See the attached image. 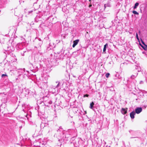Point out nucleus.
I'll list each match as a JSON object with an SVG mask.
<instances>
[{
    "mask_svg": "<svg viewBox=\"0 0 147 147\" xmlns=\"http://www.w3.org/2000/svg\"><path fill=\"white\" fill-rule=\"evenodd\" d=\"M127 108H122L121 109V113H122L123 115H124L127 113Z\"/></svg>",
    "mask_w": 147,
    "mask_h": 147,
    "instance_id": "nucleus-3",
    "label": "nucleus"
},
{
    "mask_svg": "<svg viewBox=\"0 0 147 147\" xmlns=\"http://www.w3.org/2000/svg\"><path fill=\"white\" fill-rule=\"evenodd\" d=\"M94 105V103L93 102H92L90 104V107L91 109H92L93 108V106Z\"/></svg>",
    "mask_w": 147,
    "mask_h": 147,
    "instance_id": "nucleus-9",
    "label": "nucleus"
},
{
    "mask_svg": "<svg viewBox=\"0 0 147 147\" xmlns=\"http://www.w3.org/2000/svg\"><path fill=\"white\" fill-rule=\"evenodd\" d=\"M40 43H39V46L40 47L41 45V41H38Z\"/></svg>",
    "mask_w": 147,
    "mask_h": 147,
    "instance_id": "nucleus-20",
    "label": "nucleus"
},
{
    "mask_svg": "<svg viewBox=\"0 0 147 147\" xmlns=\"http://www.w3.org/2000/svg\"><path fill=\"white\" fill-rule=\"evenodd\" d=\"M136 113L135 112L133 111L130 114V117L131 119H134V115H135Z\"/></svg>",
    "mask_w": 147,
    "mask_h": 147,
    "instance_id": "nucleus-4",
    "label": "nucleus"
},
{
    "mask_svg": "<svg viewBox=\"0 0 147 147\" xmlns=\"http://www.w3.org/2000/svg\"><path fill=\"white\" fill-rule=\"evenodd\" d=\"M17 47L20 49H22L23 48V45L22 43H20L17 45Z\"/></svg>",
    "mask_w": 147,
    "mask_h": 147,
    "instance_id": "nucleus-5",
    "label": "nucleus"
},
{
    "mask_svg": "<svg viewBox=\"0 0 147 147\" xmlns=\"http://www.w3.org/2000/svg\"><path fill=\"white\" fill-rule=\"evenodd\" d=\"M133 31V30L132 28H131L128 31V32L130 34H132V32Z\"/></svg>",
    "mask_w": 147,
    "mask_h": 147,
    "instance_id": "nucleus-12",
    "label": "nucleus"
},
{
    "mask_svg": "<svg viewBox=\"0 0 147 147\" xmlns=\"http://www.w3.org/2000/svg\"><path fill=\"white\" fill-rule=\"evenodd\" d=\"M32 12V11H29L28 12V13H31Z\"/></svg>",
    "mask_w": 147,
    "mask_h": 147,
    "instance_id": "nucleus-22",
    "label": "nucleus"
},
{
    "mask_svg": "<svg viewBox=\"0 0 147 147\" xmlns=\"http://www.w3.org/2000/svg\"><path fill=\"white\" fill-rule=\"evenodd\" d=\"M59 83H58V84L56 86V87H58V86H59Z\"/></svg>",
    "mask_w": 147,
    "mask_h": 147,
    "instance_id": "nucleus-23",
    "label": "nucleus"
},
{
    "mask_svg": "<svg viewBox=\"0 0 147 147\" xmlns=\"http://www.w3.org/2000/svg\"><path fill=\"white\" fill-rule=\"evenodd\" d=\"M143 83V82L142 81H141L140 82V84H142Z\"/></svg>",
    "mask_w": 147,
    "mask_h": 147,
    "instance_id": "nucleus-21",
    "label": "nucleus"
},
{
    "mask_svg": "<svg viewBox=\"0 0 147 147\" xmlns=\"http://www.w3.org/2000/svg\"><path fill=\"white\" fill-rule=\"evenodd\" d=\"M92 6V5L90 4L89 5V7H91Z\"/></svg>",
    "mask_w": 147,
    "mask_h": 147,
    "instance_id": "nucleus-24",
    "label": "nucleus"
},
{
    "mask_svg": "<svg viewBox=\"0 0 147 147\" xmlns=\"http://www.w3.org/2000/svg\"><path fill=\"white\" fill-rule=\"evenodd\" d=\"M79 41V39H77L75 40L74 41L73 44L72 46L73 47V48L75 47L76 46V45L78 44Z\"/></svg>",
    "mask_w": 147,
    "mask_h": 147,
    "instance_id": "nucleus-2",
    "label": "nucleus"
},
{
    "mask_svg": "<svg viewBox=\"0 0 147 147\" xmlns=\"http://www.w3.org/2000/svg\"><path fill=\"white\" fill-rule=\"evenodd\" d=\"M139 34H140V31H139Z\"/></svg>",
    "mask_w": 147,
    "mask_h": 147,
    "instance_id": "nucleus-26",
    "label": "nucleus"
},
{
    "mask_svg": "<svg viewBox=\"0 0 147 147\" xmlns=\"http://www.w3.org/2000/svg\"><path fill=\"white\" fill-rule=\"evenodd\" d=\"M89 1H91V0H89Z\"/></svg>",
    "mask_w": 147,
    "mask_h": 147,
    "instance_id": "nucleus-29",
    "label": "nucleus"
},
{
    "mask_svg": "<svg viewBox=\"0 0 147 147\" xmlns=\"http://www.w3.org/2000/svg\"><path fill=\"white\" fill-rule=\"evenodd\" d=\"M108 46L107 44H106L105 45H104V48L103 49V52H105L106 50V47L107 46Z\"/></svg>",
    "mask_w": 147,
    "mask_h": 147,
    "instance_id": "nucleus-6",
    "label": "nucleus"
},
{
    "mask_svg": "<svg viewBox=\"0 0 147 147\" xmlns=\"http://www.w3.org/2000/svg\"><path fill=\"white\" fill-rule=\"evenodd\" d=\"M139 4L138 3H136L135 4V5L134 7V9H135L137 8V7L138 6Z\"/></svg>",
    "mask_w": 147,
    "mask_h": 147,
    "instance_id": "nucleus-10",
    "label": "nucleus"
},
{
    "mask_svg": "<svg viewBox=\"0 0 147 147\" xmlns=\"http://www.w3.org/2000/svg\"><path fill=\"white\" fill-rule=\"evenodd\" d=\"M138 73L136 74L135 75H132L131 76V78L132 79H134L137 76Z\"/></svg>",
    "mask_w": 147,
    "mask_h": 147,
    "instance_id": "nucleus-8",
    "label": "nucleus"
},
{
    "mask_svg": "<svg viewBox=\"0 0 147 147\" xmlns=\"http://www.w3.org/2000/svg\"><path fill=\"white\" fill-rule=\"evenodd\" d=\"M85 114L84 113V115L85 114H86V111H85Z\"/></svg>",
    "mask_w": 147,
    "mask_h": 147,
    "instance_id": "nucleus-25",
    "label": "nucleus"
},
{
    "mask_svg": "<svg viewBox=\"0 0 147 147\" xmlns=\"http://www.w3.org/2000/svg\"><path fill=\"white\" fill-rule=\"evenodd\" d=\"M129 132L130 133L131 132V131H129Z\"/></svg>",
    "mask_w": 147,
    "mask_h": 147,
    "instance_id": "nucleus-27",
    "label": "nucleus"
},
{
    "mask_svg": "<svg viewBox=\"0 0 147 147\" xmlns=\"http://www.w3.org/2000/svg\"><path fill=\"white\" fill-rule=\"evenodd\" d=\"M44 123H42V124H41V125H42V124H43Z\"/></svg>",
    "mask_w": 147,
    "mask_h": 147,
    "instance_id": "nucleus-28",
    "label": "nucleus"
},
{
    "mask_svg": "<svg viewBox=\"0 0 147 147\" xmlns=\"http://www.w3.org/2000/svg\"><path fill=\"white\" fill-rule=\"evenodd\" d=\"M111 5L109 3H107V4H105L104 5V7H105V9L106 8V7H110Z\"/></svg>",
    "mask_w": 147,
    "mask_h": 147,
    "instance_id": "nucleus-7",
    "label": "nucleus"
},
{
    "mask_svg": "<svg viewBox=\"0 0 147 147\" xmlns=\"http://www.w3.org/2000/svg\"><path fill=\"white\" fill-rule=\"evenodd\" d=\"M132 13L135 14L136 15H138L139 13L138 12H137L136 11H132Z\"/></svg>",
    "mask_w": 147,
    "mask_h": 147,
    "instance_id": "nucleus-14",
    "label": "nucleus"
},
{
    "mask_svg": "<svg viewBox=\"0 0 147 147\" xmlns=\"http://www.w3.org/2000/svg\"><path fill=\"white\" fill-rule=\"evenodd\" d=\"M140 45L145 50H147V45H145V47H144L141 44H140Z\"/></svg>",
    "mask_w": 147,
    "mask_h": 147,
    "instance_id": "nucleus-11",
    "label": "nucleus"
},
{
    "mask_svg": "<svg viewBox=\"0 0 147 147\" xmlns=\"http://www.w3.org/2000/svg\"><path fill=\"white\" fill-rule=\"evenodd\" d=\"M142 111L141 107H138L135 109V113L137 114L140 113Z\"/></svg>",
    "mask_w": 147,
    "mask_h": 147,
    "instance_id": "nucleus-1",
    "label": "nucleus"
},
{
    "mask_svg": "<svg viewBox=\"0 0 147 147\" xmlns=\"http://www.w3.org/2000/svg\"><path fill=\"white\" fill-rule=\"evenodd\" d=\"M141 41L142 44H143L144 45H145V43L144 41L142 40V39H141Z\"/></svg>",
    "mask_w": 147,
    "mask_h": 147,
    "instance_id": "nucleus-19",
    "label": "nucleus"
},
{
    "mask_svg": "<svg viewBox=\"0 0 147 147\" xmlns=\"http://www.w3.org/2000/svg\"><path fill=\"white\" fill-rule=\"evenodd\" d=\"M110 75V74L109 73H107L106 74V76L107 78H108L109 77Z\"/></svg>",
    "mask_w": 147,
    "mask_h": 147,
    "instance_id": "nucleus-16",
    "label": "nucleus"
},
{
    "mask_svg": "<svg viewBox=\"0 0 147 147\" xmlns=\"http://www.w3.org/2000/svg\"><path fill=\"white\" fill-rule=\"evenodd\" d=\"M136 69H138V71H140V70H141V69H140V68L139 67H138V66H137L136 67Z\"/></svg>",
    "mask_w": 147,
    "mask_h": 147,
    "instance_id": "nucleus-15",
    "label": "nucleus"
},
{
    "mask_svg": "<svg viewBox=\"0 0 147 147\" xmlns=\"http://www.w3.org/2000/svg\"><path fill=\"white\" fill-rule=\"evenodd\" d=\"M7 76V75H6V74H3L2 75H1V77L2 78H3V77L4 76Z\"/></svg>",
    "mask_w": 147,
    "mask_h": 147,
    "instance_id": "nucleus-17",
    "label": "nucleus"
},
{
    "mask_svg": "<svg viewBox=\"0 0 147 147\" xmlns=\"http://www.w3.org/2000/svg\"><path fill=\"white\" fill-rule=\"evenodd\" d=\"M136 38L137 39V40H138V41L139 42L140 40H139V38L138 36V34L137 33H136Z\"/></svg>",
    "mask_w": 147,
    "mask_h": 147,
    "instance_id": "nucleus-13",
    "label": "nucleus"
},
{
    "mask_svg": "<svg viewBox=\"0 0 147 147\" xmlns=\"http://www.w3.org/2000/svg\"><path fill=\"white\" fill-rule=\"evenodd\" d=\"M88 96H89V95L88 94H86V95H84V97H88Z\"/></svg>",
    "mask_w": 147,
    "mask_h": 147,
    "instance_id": "nucleus-18",
    "label": "nucleus"
}]
</instances>
